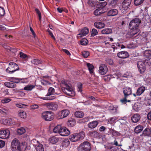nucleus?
<instances>
[{
  "instance_id": "bf43d9fd",
  "label": "nucleus",
  "mask_w": 151,
  "mask_h": 151,
  "mask_svg": "<svg viewBox=\"0 0 151 151\" xmlns=\"http://www.w3.org/2000/svg\"><path fill=\"white\" fill-rule=\"evenodd\" d=\"M13 82H14L15 83H18L20 82L21 83H23L24 82L23 81H21L22 80V79L21 78H15L13 79Z\"/></svg>"
},
{
  "instance_id": "4d7b16f0",
  "label": "nucleus",
  "mask_w": 151,
  "mask_h": 151,
  "mask_svg": "<svg viewBox=\"0 0 151 151\" xmlns=\"http://www.w3.org/2000/svg\"><path fill=\"white\" fill-rule=\"evenodd\" d=\"M35 11L36 12L37 14H38V17H39V21L41 22V13L40 12V11L37 8L35 9Z\"/></svg>"
},
{
  "instance_id": "2f4dec72",
  "label": "nucleus",
  "mask_w": 151,
  "mask_h": 151,
  "mask_svg": "<svg viewBox=\"0 0 151 151\" xmlns=\"http://www.w3.org/2000/svg\"><path fill=\"white\" fill-rule=\"evenodd\" d=\"M117 3V0H112L109 3V6L111 7L114 8L116 6Z\"/></svg>"
},
{
  "instance_id": "f8f14e48",
  "label": "nucleus",
  "mask_w": 151,
  "mask_h": 151,
  "mask_svg": "<svg viewBox=\"0 0 151 151\" xmlns=\"http://www.w3.org/2000/svg\"><path fill=\"white\" fill-rule=\"evenodd\" d=\"M108 70V68L107 66L104 64L101 65L99 68V73L101 75H104Z\"/></svg>"
},
{
  "instance_id": "5fc2aeb1",
  "label": "nucleus",
  "mask_w": 151,
  "mask_h": 151,
  "mask_svg": "<svg viewBox=\"0 0 151 151\" xmlns=\"http://www.w3.org/2000/svg\"><path fill=\"white\" fill-rule=\"evenodd\" d=\"M88 4L91 7H94L95 5V3L93 0H88Z\"/></svg>"
},
{
  "instance_id": "dca6fc26",
  "label": "nucleus",
  "mask_w": 151,
  "mask_h": 151,
  "mask_svg": "<svg viewBox=\"0 0 151 151\" xmlns=\"http://www.w3.org/2000/svg\"><path fill=\"white\" fill-rule=\"evenodd\" d=\"M123 93L124 96L127 97L128 96L132 94V89L129 87H126L123 89Z\"/></svg>"
},
{
  "instance_id": "c03bdc74",
  "label": "nucleus",
  "mask_w": 151,
  "mask_h": 151,
  "mask_svg": "<svg viewBox=\"0 0 151 151\" xmlns=\"http://www.w3.org/2000/svg\"><path fill=\"white\" fill-rule=\"evenodd\" d=\"M58 138L55 137H53L51 138L50 140V142L52 144H55L58 141Z\"/></svg>"
},
{
  "instance_id": "c9c22d12",
  "label": "nucleus",
  "mask_w": 151,
  "mask_h": 151,
  "mask_svg": "<svg viewBox=\"0 0 151 151\" xmlns=\"http://www.w3.org/2000/svg\"><path fill=\"white\" fill-rule=\"evenodd\" d=\"M25 132V129L23 127L19 128L17 130V134L19 135H21L23 134Z\"/></svg>"
},
{
  "instance_id": "393cba45",
  "label": "nucleus",
  "mask_w": 151,
  "mask_h": 151,
  "mask_svg": "<svg viewBox=\"0 0 151 151\" xmlns=\"http://www.w3.org/2000/svg\"><path fill=\"white\" fill-rule=\"evenodd\" d=\"M145 90V87L143 86L139 88L136 92V95L137 96H140L142 94Z\"/></svg>"
},
{
  "instance_id": "a18cd8bd",
  "label": "nucleus",
  "mask_w": 151,
  "mask_h": 151,
  "mask_svg": "<svg viewBox=\"0 0 151 151\" xmlns=\"http://www.w3.org/2000/svg\"><path fill=\"white\" fill-rule=\"evenodd\" d=\"M31 62L32 64L38 65L40 64L42 62V61H41L37 59H33L32 60Z\"/></svg>"
},
{
  "instance_id": "cd10ccee",
  "label": "nucleus",
  "mask_w": 151,
  "mask_h": 151,
  "mask_svg": "<svg viewBox=\"0 0 151 151\" xmlns=\"http://www.w3.org/2000/svg\"><path fill=\"white\" fill-rule=\"evenodd\" d=\"M75 115L76 117L80 118H82L84 114L82 111H78L75 112Z\"/></svg>"
},
{
  "instance_id": "774afa93",
  "label": "nucleus",
  "mask_w": 151,
  "mask_h": 151,
  "mask_svg": "<svg viewBox=\"0 0 151 151\" xmlns=\"http://www.w3.org/2000/svg\"><path fill=\"white\" fill-rule=\"evenodd\" d=\"M147 118L148 120L151 121V111L149 112L148 114Z\"/></svg>"
},
{
  "instance_id": "de8ad7c7",
  "label": "nucleus",
  "mask_w": 151,
  "mask_h": 151,
  "mask_svg": "<svg viewBox=\"0 0 151 151\" xmlns=\"http://www.w3.org/2000/svg\"><path fill=\"white\" fill-rule=\"evenodd\" d=\"M144 55L147 57H149L151 56V50H145L144 52Z\"/></svg>"
},
{
  "instance_id": "13d9d810",
  "label": "nucleus",
  "mask_w": 151,
  "mask_h": 151,
  "mask_svg": "<svg viewBox=\"0 0 151 151\" xmlns=\"http://www.w3.org/2000/svg\"><path fill=\"white\" fill-rule=\"evenodd\" d=\"M89 55V53L88 51H84L82 52V55L85 58H87Z\"/></svg>"
},
{
  "instance_id": "7ed1b4c3",
  "label": "nucleus",
  "mask_w": 151,
  "mask_h": 151,
  "mask_svg": "<svg viewBox=\"0 0 151 151\" xmlns=\"http://www.w3.org/2000/svg\"><path fill=\"white\" fill-rule=\"evenodd\" d=\"M85 134L83 131H81L78 133H74L69 136L70 140L73 142H76L80 140L83 139L84 137Z\"/></svg>"
},
{
  "instance_id": "4be33fe9",
  "label": "nucleus",
  "mask_w": 151,
  "mask_h": 151,
  "mask_svg": "<svg viewBox=\"0 0 151 151\" xmlns=\"http://www.w3.org/2000/svg\"><path fill=\"white\" fill-rule=\"evenodd\" d=\"M98 124L97 121H94L89 122L88 124V126L91 129H93L96 127Z\"/></svg>"
},
{
  "instance_id": "680f3d73",
  "label": "nucleus",
  "mask_w": 151,
  "mask_h": 151,
  "mask_svg": "<svg viewBox=\"0 0 151 151\" xmlns=\"http://www.w3.org/2000/svg\"><path fill=\"white\" fill-rule=\"evenodd\" d=\"M55 96H54L49 97H42L41 99L44 100H52L55 99Z\"/></svg>"
},
{
  "instance_id": "473e14b6",
  "label": "nucleus",
  "mask_w": 151,
  "mask_h": 151,
  "mask_svg": "<svg viewBox=\"0 0 151 151\" xmlns=\"http://www.w3.org/2000/svg\"><path fill=\"white\" fill-rule=\"evenodd\" d=\"M70 142L68 139H65L64 140L62 143V145L63 147H67L70 145Z\"/></svg>"
},
{
  "instance_id": "e433bc0d",
  "label": "nucleus",
  "mask_w": 151,
  "mask_h": 151,
  "mask_svg": "<svg viewBox=\"0 0 151 151\" xmlns=\"http://www.w3.org/2000/svg\"><path fill=\"white\" fill-rule=\"evenodd\" d=\"M140 107V104L138 102L134 104L133 106V109L136 111H138Z\"/></svg>"
},
{
  "instance_id": "39448f33",
  "label": "nucleus",
  "mask_w": 151,
  "mask_h": 151,
  "mask_svg": "<svg viewBox=\"0 0 151 151\" xmlns=\"http://www.w3.org/2000/svg\"><path fill=\"white\" fill-rule=\"evenodd\" d=\"M91 149V145L88 141L81 143L78 147V151H90Z\"/></svg>"
},
{
  "instance_id": "7c9ffc66",
  "label": "nucleus",
  "mask_w": 151,
  "mask_h": 151,
  "mask_svg": "<svg viewBox=\"0 0 151 151\" xmlns=\"http://www.w3.org/2000/svg\"><path fill=\"white\" fill-rule=\"evenodd\" d=\"M143 127L142 125H138L134 129L135 132L137 134L140 132L143 129Z\"/></svg>"
},
{
  "instance_id": "c756f323",
  "label": "nucleus",
  "mask_w": 151,
  "mask_h": 151,
  "mask_svg": "<svg viewBox=\"0 0 151 151\" xmlns=\"http://www.w3.org/2000/svg\"><path fill=\"white\" fill-rule=\"evenodd\" d=\"M62 126L60 125H58L55 127L53 129V132L55 133H59L60 131Z\"/></svg>"
},
{
  "instance_id": "9b49d317",
  "label": "nucleus",
  "mask_w": 151,
  "mask_h": 151,
  "mask_svg": "<svg viewBox=\"0 0 151 151\" xmlns=\"http://www.w3.org/2000/svg\"><path fill=\"white\" fill-rule=\"evenodd\" d=\"M70 111L67 109H64L59 111L58 113V115L60 118L62 119L67 116L69 114Z\"/></svg>"
},
{
  "instance_id": "4468645a",
  "label": "nucleus",
  "mask_w": 151,
  "mask_h": 151,
  "mask_svg": "<svg viewBox=\"0 0 151 151\" xmlns=\"http://www.w3.org/2000/svg\"><path fill=\"white\" fill-rule=\"evenodd\" d=\"M70 134L69 130L64 127H62L60 132V134L63 136H66Z\"/></svg>"
},
{
  "instance_id": "bb28decb",
  "label": "nucleus",
  "mask_w": 151,
  "mask_h": 151,
  "mask_svg": "<svg viewBox=\"0 0 151 151\" xmlns=\"http://www.w3.org/2000/svg\"><path fill=\"white\" fill-rule=\"evenodd\" d=\"M76 124V121L75 120L72 118L70 119L67 123L68 125L70 127H73Z\"/></svg>"
},
{
  "instance_id": "6e6d98bb",
  "label": "nucleus",
  "mask_w": 151,
  "mask_h": 151,
  "mask_svg": "<svg viewBox=\"0 0 151 151\" xmlns=\"http://www.w3.org/2000/svg\"><path fill=\"white\" fill-rule=\"evenodd\" d=\"M5 14V10L3 8L0 7V18L3 16Z\"/></svg>"
},
{
  "instance_id": "8fccbe9b",
  "label": "nucleus",
  "mask_w": 151,
  "mask_h": 151,
  "mask_svg": "<svg viewBox=\"0 0 151 151\" xmlns=\"http://www.w3.org/2000/svg\"><path fill=\"white\" fill-rule=\"evenodd\" d=\"M80 43L81 45H86L88 43V41L86 39L83 38L81 41Z\"/></svg>"
},
{
  "instance_id": "603ef678",
  "label": "nucleus",
  "mask_w": 151,
  "mask_h": 151,
  "mask_svg": "<svg viewBox=\"0 0 151 151\" xmlns=\"http://www.w3.org/2000/svg\"><path fill=\"white\" fill-rule=\"evenodd\" d=\"M144 0H134V3L136 6H139L143 2Z\"/></svg>"
},
{
  "instance_id": "a19ab883",
  "label": "nucleus",
  "mask_w": 151,
  "mask_h": 151,
  "mask_svg": "<svg viewBox=\"0 0 151 151\" xmlns=\"http://www.w3.org/2000/svg\"><path fill=\"white\" fill-rule=\"evenodd\" d=\"M87 65L88 67L90 73L91 74L93 73V69L94 68V66L93 65L88 63L87 64Z\"/></svg>"
},
{
  "instance_id": "f3484780",
  "label": "nucleus",
  "mask_w": 151,
  "mask_h": 151,
  "mask_svg": "<svg viewBox=\"0 0 151 151\" xmlns=\"http://www.w3.org/2000/svg\"><path fill=\"white\" fill-rule=\"evenodd\" d=\"M118 56L121 58H126L129 57L128 53L126 51H121L117 53Z\"/></svg>"
},
{
  "instance_id": "2eb2a0df",
  "label": "nucleus",
  "mask_w": 151,
  "mask_h": 151,
  "mask_svg": "<svg viewBox=\"0 0 151 151\" xmlns=\"http://www.w3.org/2000/svg\"><path fill=\"white\" fill-rule=\"evenodd\" d=\"M45 106L49 109L52 110H56L58 108L57 104L54 103H47Z\"/></svg>"
},
{
  "instance_id": "423d86ee",
  "label": "nucleus",
  "mask_w": 151,
  "mask_h": 151,
  "mask_svg": "<svg viewBox=\"0 0 151 151\" xmlns=\"http://www.w3.org/2000/svg\"><path fill=\"white\" fill-rule=\"evenodd\" d=\"M9 65V66L6 70V71L9 73H12L19 69L18 65L14 63L10 62Z\"/></svg>"
},
{
  "instance_id": "58836bf2",
  "label": "nucleus",
  "mask_w": 151,
  "mask_h": 151,
  "mask_svg": "<svg viewBox=\"0 0 151 151\" xmlns=\"http://www.w3.org/2000/svg\"><path fill=\"white\" fill-rule=\"evenodd\" d=\"M35 87V86L33 85H28L24 87V89L26 91H30L33 89Z\"/></svg>"
},
{
  "instance_id": "6e6552de",
  "label": "nucleus",
  "mask_w": 151,
  "mask_h": 151,
  "mask_svg": "<svg viewBox=\"0 0 151 151\" xmlns=\"http://www.w3.org/2000/svg\"><path fill=\"white\" fill-rule=\"evenodd\" d=\"M89 135L92 137L102 139L103 140L105 136V135L100 134L96 131L90 132L89 133Z\"/></svg>"
},
{
  "instance_id": "f03ea898",
  "label": "nucleus",
  "mask_w": 151,
  "mask_h": 151,
  "mask_svg": "<svg viewBox=\"0 0 151 151\" xmlns=\"http://www.w3.org/2000/svg\"><path fill=\"white\" fill-rule=\"evenodd\" d=\"M23 145L17 138H14L12 141L11 148L12 151H22Z\"/></svg>"
},
{
  "instance_id": "412c9836",
  "label": "nucleus",
  "mask_w": 151,
  "mask_h": 151,
  "mask_svg": "<svg viewBox=\"0 0 151 151\" xmlns=\"http://www.w3.org/2000/svg\"><path fill=\"white\" fill-rule=\"evenodd\" d=\"M35 145V149L37 151H44L43 145L38 141H37V144Z\"/></svg>"
},
{
  "instance_id": "79ce46f5",
  "label": "nucleus",
  "mask_w": 151,
  "mask_h": 151,
  "mask_svg": "<svg viewBox=\"0 0 151 151\" xmlns=\"http://www.w3.org/2000/svg\"><path fill=\"white\" fill-rule=\"evenodd\" d=\"M110 131L112 133V135L115 136H119L120 135V134L119 132L112 129H110Z\"/></svg>"
},
{
  "instance_id": "ea45409f",
  "label": "nucleus",
  "mask_w": 151,
  "mask_h": 151,
  "mask_svg": "<svg viewBox=\"0 0 151 151\" xmlns=\"http://www.w3.org/2000/svg\"><path fill=\"white\" fill-rule=\"evenodd\" d=\"M143 61L145 63L146 65H151V58H146V59Z\"/></svg>"
},
{
  "instance_id": "1a4fd4ad",
  "label": "nucleus",
  "mask_w": 151,
  "mask_h": 151,
  "mask_svg": "<svg viewBox=\"0 0 151 151\" xmlns=\"http://www.w3.org/2000/svg\"><path fill=\"white\" fill-rule=\"evenodd\" d=\"M146 65L143 61H139L137 62V67L139 70L141 74L143 73L146 70Z\"/></svg>"
},
{
  "instance_id": "f257e3e1",
  "label": "nucleus",
  "mask_w": 151,
  "mask_h": 151,
  "mask_svg": "<svg viewBox=\"0 0 151 151\" xmlns=\"http://www.w3.org/2000/svg\"><path fill=\"white\" fill-rule=\"evenodd\" d=\"M141 23V20L138 18H135L130 22L129 27V29L132 30L131 32L132 35L133 36L139 32V27Z\"/></svg>"
},
{
  "instance_id": "9d476101",
  "label": "nucleus",
  "mask_w": 151,
  "mask_h": 151,
  "mask_svg": "<svg viewBox=\"0 0 151 151\" xmlns=\"http://www.w3.org/2000/svg\"><path fill=\"white\" fill-rule=\"evenodd\" d=\"M10 131L8 129L1 130L0 131V138L6 139L8 138L9 136Z\"/></svg>"
},
{
  "instance_id": "f704fd0d",
  "label": "nucleus",
  "mask_w": 151,
  "mask_h": 151,
  "mask_svg": "<svg viewBox=\"0 0 151 151\" xmlns=\"http://www.w3.org/2000/svg\"><path fill=\"white\" fill-rule=\"evenodd\" d=\"M55 94V89L52 87H50L48 90V92L46 95V96H49L51 95H53Z\"/></svg>"
},
{
  "instance_id": "5701e85b",
  "label": "nucleus",
  "mask_w": 151,
  "mask_h": 151,
  "mask_svg": "<svg viewBox=\"0 0 151 151\" xmlns=\"http://www.w3.org/2000/svg\"><path fill=\"white\" fill-rule=\"evenodd\" d=\"M94 25L98 29H101L104 27L105 24L102 22H97L94 23Z\"/></svg>"
},
{
  "instance_id": "6ab92c4d",
  "label": "nucleus",
  "mask_w": 151,
  "mask_h": 151,
  "mask_svg": "<svg viewBox=\"0 0 151 151\" xmlns=\"http://www.w3.org/2000/svg\"><path fill=\"white\" fill-rule=\"evenodd\" d=\"M89 32L88 28L84 27L81 30V33L78 34V37H82L87 35Z\"/></svg>"
},
{
  "instance_id": "0e129e2a",
  "label": "nucleus",
  "mask_w": 151,
  "mask_h": 151,
  "mask_svg": "<svg viewBox=\"0 0 151 151\" xmlns=\"http://www.w3.org/2000/svg\"><path fill=\"white\" fill-rule=\"evenodd\" d=\"M39 106L37 104H35L31 105L30 107L31 109L33 110L35 109L38 108Z\"/></svg>"
},
{
  "instance_id": "37998d69",
  "label": "nucleus",
  "mask_w": 151,
  "mask_h": 151,
  "mask_svg": "<svg viewBox=\"0 0 151 151\" xmlns=\"http://www.w3.org/2000/svg\"><path fill=\"white\" fill-rule=\"evenodd\" d=\"M11 101V99L6 97L2 99L1 100V102L3 104H6L9 103Z\"/></svg>"
},
{
  "instance_id": "c85d7f7f",
  "label": "nucleus",
  "mask_w": 151,
  "mask_h": 151,
  "mask_svg": "<svg viewBox=\"0 0 151 151\" xmlns=\"http://www.w3.org/2000/svg\"><path fill=\"white\" fill-rule=\"evenodd\" d=\"M101 32L103 34H109L112 32V30L110 28L104 29L101 31Z\"/></svg>"
},
{
  "instance_id": "09e8293b",
  "label": "nucleus",
  "mask_w": 151,
  "mask_h": 151,
  "mask_svg": "<svg viewBox=\"0 0 151 151\" xmlns=\"http://www.w3.org/2000/svg\"><path fill=\"white\" fill-rule=\"evenodd\" d=\"M91 32V37H94L98 34V32L97 29L95 28H93L92 29Z\"/></svg>"
},
{
  "instance_id": "052dcab7",
  "label": "nucleus",
  "mask_w": 151,
  "mask_h": 151,
  "mask_svg": "<svg viewBox=\"0 0 151 151\" xmlns=\"http://www.w3.org/2000/svg\"><path fill=\"white\" fill-rule=\"evenodd\" d=\"M106 62L107 63H108L109 65H112L113 63V61L110 58H107L105 60Z\"/></svg>"
},
{
  "instance_id": "aec40b11",
  "label": "nucleus",
  "mask_w": 151,
  "mask_h": 151,
  "mask_svg": "<svg viewBox=\"0 0 151 151\" xmlns=\"http://www.w3.org/2000/svg\"><path fill=\"white\" fill-rule=\"evenodd\" d=\"M118 13L117 10L116 9H112L109 10L107 13V15L108 16H114L116 15Z\"/></svg>"
},
{
  "instance_id": "a878e982",
  "label": "nucleus",
  "mask_w": 151,
  "mask_h": 151,
  "mask_svg": "<svg viewBox=\"0 0 151 151\" xmlns=\"http://www.w3.org/2000/svg\"><path fill=\"white\" fill-rule=\"evenodd\" d=\"M4 85L9 88H14L16 87V84L12 82H6L4 83Z\"/></svg>"
},
{
  "instance_id": "4c0bfd02",
  "label": "nucleus",
  "mask_w": 151,
  "mask_h": 151,
  "mask_svg": "<svg viewBox=\"0 0 151 151\" xmlns=\"http://www.w3.org/2000/svg\"><path fill=\"white\" fill-rule=\"evenodd\" d=\"M18 115L19 116L23 119L26 118L27 116L26 113L22 111H19Z\"/></svg>"
},
{
  "instance_id": "a211bd4d",
  "label": "nucleus",
  "mask_w": 151,
  "mask_h": 151,
  "mask_svg": "<svg viewBox=\"0 0 151 151\" xmlns=\"http://www.w3.org/2000/svg\"><path fill=\"white\" fill-rule=\"evenodd\" d=\"M140 118L141 116L139 114H135L132 116L131 120L134 123H137L139 121Z\"/></svg>"
},
{
  "instance_id": "49530a36",
  "label": "nucleus",
  "mask_w": 151,
  "mask_h": 151,
  "mask_svg": "<svg viewBox=\"0 0 151 151\" xmlns=\"http://www.w3.org/2000/svg\"><path fill=\"white\" fill-rule=\"evenodd\" d=\"M104 12L101 11V10H99L98 9H96L94 12V14L96 16L102 14L104 13Z\"/></svg>"
},
{
  "instance_id": "3c124183",
  "label": "nucleus",
  "mask_w": 151,
  "mask_h": 151,
  "mask_svg": "<svg viewBox=\"0 0 151 151\" xmlns=\"http://www.w3.org/2000/svg\"><path fill=\"white\" fill-rule=\"evenodd\" d=\"M117 119V117L116 116H114L111 117L108 119V122L109 123L112 124Z\"/></svg>"
},
{
  "instance_id": "338daca9",
  "label": "nucleus",
  "mask_w": 151,
  "mask_h": 151,
  "mask_svg": "<svg viewBox=\"0 0 151 151\" xmlns=\"http://www.w3.org/2000/svg\"><path fill=\"white\" fill-rule=\"evenodd\" d=\"M5 144V142L2 140H0V148H2L3 147Z\"/></svg>"
},
{
  "instance_id": "0eeeda50",
  "label": "nucleus",
  "mask_w": 151,
  "mask_h": 151,
  "mask_svg": "<svg viewBox=\"0 0 151 151\" xmlns=\"http://www.w3.org/2000/svg\"><path fill=\"white\" fill-rule=\"evenodd\" d=\"M42 118L47 121H51L53 119L54 116L51 111H46L43 112L41 114Z\"/></svg>"
},
{
  "instance_id": "b1692460",
  "label": "nucleus",
  "mask_w": 151,
  "mask_h": 151,
  "mask_svg": "<svg viewBox=\"0 0 151 151\" xmlns=\"http://www.w3.org/2000/svg\"><path fill=\"white\" fill-rule=\"evenodd\" d=\"M106 4L105 2H103L97 5V9L101 10V11L104 12H105L104 10L105 6Z\"/></svg>"
},
{
  "instance_id": "72a5a7b5",
  "label": "nucleus",
  "mask_w": 151,
  "mask_h": 151,
  "mask_svg": "<svg viewBox=\"0 0 151 151\" xmlns=\"http://www.w3.org/2000/svg\"><path fill=\"white\" fill-rule=\"evenodd\" d=\"M143 134L145 136H150L151 134V131L149 128H146L143 132Z\"/></svg>"
},
{
  "instance_id": "20e7f679",
  "label": "nucleus",
  "mask_w": 151,
  "mask_h": 151,
  "mask_svg": "<svg viewBox=\"0 0 151 151\" xmlns=\"http://www.w3.org/2000/svg\"><path fill=\"white\" fill-rule=\"evenodd\" d=\"M65 87H63L62 88L63 92L69 96H74L75 93L73 89L71 87V85L65 83Z\"/></svg>"
},
{
  "instance_id": "e2e57ef3",
  "label": "nucleus",
  "mask_w": 151,
  "mask_h": 151,
  "mask_svg": "<svg viewBox=\"0 0 151 151\" xmlns=\"http://www.w3.org/2000/svg\"><path fill=\"white\" fill-rule=\"evenodd\" d=\"M20 57L23 58V59H25L27 57V55L25 54L24 53L22 52H20Z\"/></svg>"
},
{
  "instance_id": "864d4df0",
  "label": "nucleus",
  "mask_w": 151,
  "mask_h": 151,
  "mask_svg": "<svg viewBox=\"0 0 151 151\" xmlns=\"http://www.w3.org/2000/svg\"><path fill=\"white\" fill-rule=\"evenodd\" d=\"M9 121L11 123L13 124H16L18 123V120L16 118L10 119Z\"/></svg>"
},
{
  "instance_id": "69168bd1",
  "label": "nucleus",
  "mask_w": 151,
  "mask_h": 151,
  "mask_svg": "<svg viewBox=\"0 0 151 151\" xmlns=\"http://www.w3.org/2000/svg\"><path fill=\"white\" fill-rule=\"evenodd\" d=\"M103 79L105 81H109L110 78H109L107 76H104Z\"/></svg>"
},
{
  "instance_id": "ddd939ff",
  "label": "nucleus",
  "mask_w": 151,
  "mask_h": 151,
  "mask_svg": "<svg viewBox=\"0 0 151 151\" xmlns=\"http://www.w3.org/2000/svg\"><path fill=\"white\" fill-rule=\"evenodd\" d=\"M132 0H124L122 3V7L124 10H127L130 7Z\"/></svg>"
}]
</instances>
